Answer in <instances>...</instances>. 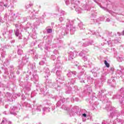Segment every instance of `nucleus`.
<instances>
[{
  "label": "nucleus",
  "mask_w": 124,
  "mask_h": 124,
  "mask_svg": "<svg viewBox=\"0 0 124 124\" xmlns=\"http://www.w3.org/2000/svg\"><path fill=\"white\" fill-rule=\"evenodd\" d=\"M82 116H83V117H85V118H86V117H87V114H86V113H84L82 114Z\"/></svg>",
  "instance_id": "obj_3"
},
{
  "label": "nucleus",
  "mask_w": 124,
  "mask_h": 124,
  "mask_svg": "<svg viewBox=\"0 0 124 124\" xmlns=\"http://www.w3.org/2000/svg\"><path fill=\"white\" fill-rule=\"evenodd\" d=\"M4 6H6V5H4Z\"/></svg>",
  "instance_id": "obj_5"
},
{
  "label": "nucleus",
  "mask_w": 124,
  "mask_h": 124,
  "mask_svg": "<svg viewBox=\"0 0 124 124\" xmlns=\"http://www.w3.org/2000/svg\"><path fill=\"white\" fill-rule=\"evenodd\" d=\"M16 36H19V33H16Z\"/></svg>",
  "instance_id": "obj_4"
},
{
  "label": "nucleus",
  "mask_w": 124,
  "mask_h": 124,
  "mask_svg": "<svg viewBox=\"0 0 124 124\" xmlns=\"http://www.w3.org/2000/svg\"><path fill=\"white\" fill-rule=\"evenodd\" d=\"M46 31L47 33H51V32L53 31V30H52V29H47Z\"/></svg>",
  "instance_id": "obj_2"
},
{
  "label": "nucleus",
  "mask_w": 124,
  "mask_h": 124,
  "mask_svg": "<svg viewBox=\"0 0 124 124\" xmlns=\"http://www.w3.org/2000/svg\"><path fill=\"white\" fill-rule=\"evenodd\" d=\"M104 63H105L106 66H107V67H110V64H109V63L107 62V61L105 60Z\"/></svg>",
  "instance_id": "obj_1"
}]
</instances>
